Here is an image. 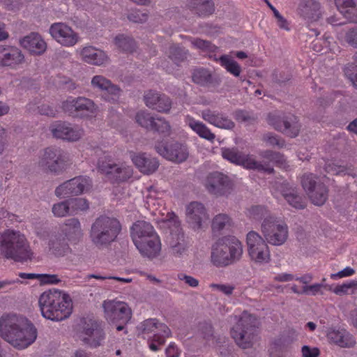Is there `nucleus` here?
<instances>
[{
    "label": "nucleus",
    "instance_id": "obj_39",
    "mask_svg": "<svg viewBox=\"0 0 357 357\" xmlns=\"http://www.w3.org/2000/svg\"><path fill=\"white\" fill-rule=\"evenodd\" d=\"M188 126L202 138L212 142L215 137V134L211 132L209 128L202 122L197 121L193 119H190Z\"/></svg>",
    "mask_w": 357,
    "mask_h": 357
},
{
    "label": "nucleus",
    "instance_id": "obj_60",
    "mask_svg": "<svg viewBox=\"0 0 357 357\" xmlns=\"http://www.w3.org/2000/svg\"><path fill=\"white\" fill-rule=\"evenodd\" d=\"M271 78L273 82L281 86L282 84H284L287 81H289L291 77L289 75H286L283 72H279L278 70H275L272 73Z\"/></svg>",
    "mask_w": 357,
    "mask_h": 357
},
{
    "label": "nucleus",
    "instance_id": "obj_24",
    "mask_svg": "<svg viewBox=\"0 0 357 357\" xmlns=\"http://www.w3.org/2000/svg\"><path fill=\"white\" fill-rule=\"evenodd\" d=\"M24 61V56L17 47L0 46V66L15 68Z\"/></svg>",
    "mask_w": 357,
    "mask_h": 357
},
{
    "label": "nucleus",
    "instance_id": "obj_49",
    "mask_svg": "<svg viewBox=\"0 0 357 357\" xmlns=\"http://www.w3.org/2000/svg\"><path fill=\"white\" fill-rule=\"evenodd\" d=\"M71 213H77L79 211H84L89 209L88 201L84 198H72L68 199Z\"/></svg>",
    "mask_w": 357,
    "mask_h": 357
},
{
    "label": "nucleus",
    "instance_id": "obj_30",
    "mask_svg": "<svg viewBox=\"0 0 357 357\" xmlns=\"http://www.w3.org/2000/svg\"><path fill=\"white\" fill-rule=\"evenodd\" d=\"M327 337L341 347L350 348L356 344L355 338L344 328H332L328 332Z\"/></svg>",
    "mask_w": 357,
    "mask_h": 357
},
{
    "label": "nucleus",
    "instance_id": "obj_16",
    "mask_svg": "<svg viewBox=\"0 0 357 357\" xmlns=\"http://www.w3.org/2000/svg\"><path fill=\"white\" fill-rule=\"evenodd\" d=\"M79 337L83 343L91 348L101 346L105 339V333L102 324L92 319L85 321Z\"/></svg>",
    "mask_w": 357,
    "mask_h": 357
},
{
    "label": "nucleus",
    "instance_id": "obj_4",
    "mask_svg": "<svg viewBox=\"0 0 357 357\" xmlns=\"http://www.w3.org/2000/svg\"><path fill=\"white\" fill-rule=\"evenodd\" d=\"M242 255L241 243L234 236H226L212 245L211 260L216 267H226L238 261Z\"/></svg>",
    "mask_w": 357,
    "mask_h": 357
},
{
    "label": "nucleus",
    "instance_id": "obj_36",
    "mask_svg": "<svg viewBox=\"0 0 357 357\" xmlns=\"http://www.w3.org/2000/svg\"><path fill=\"white\" fill-rule=\"evenodd\" d=\"M68 240L69 239L63 234H60L56 235L50 241V248L55 255L63 256L70 250V247L68 243Z\"/></svg>",
    "mask_w": 357,
    "mask_h": 357
},
{
    "label": "nucleus",
    "instance_id": "obj_23",
    "mask_svg": "<svg viewBox=\"0 0 357 357\" xmlns=\"http://www.w3.org/2000/svg\"><path fill=\"white\" fill-rule=\"evenodd\" d=\"M201 116L205 121L219 128L231 130L235 126L228 116L218 111L205 109L201 112Z\"/></svg>",
    "mask_w": 357,
    "mask_h": 357
},
{
    "label": "nucleus",
    "instance_id": "obj_63",
    "mask_svg": "<svg viewBox=\"0 0 357 357\" xmlns=\"http://www.w3.org/2000/svg\"><path fill=\"white\" fill-rule=\"evenodd\" d=\"M322 287H324L323 284H314L310 286H304L303 287L302 293L304 294L314 296L321 291V288Z\"/></svg>",
    "mask_w": 357,
    "mask_h": 357
},
{
    "label": "nucleus",
    "instance_id": "obj_21",
    "mask_svg": "<svg viewBox=\"0 0 357 357\" xmlns=\"http://www.w3.org/2000/svg\"><path fill=\"white\" fill-rule=\"evenodd\" d=\"M208 218L206 208L202 204L193 202L187 206V222L195 230L202 229V222Z\"/></svg>",
    "mask_w": 357,
    "mask_h": 357
},
{
    "label": "nucleus",
    "instance_id": "obj_19",
    "mask_svg": "<svg viewBox=\"0 0 357 357\" xmlns=\"http://www.w3.org/2000/svg\"><path fill=\"white\" fill-rule=\"evenodd\" d=\"M50 33L58 43L63 46H73L78 40L77 34L64 23L59 22L52 24Z\"/></svg>",
    "mask_w": 357,
    "mask_h": 357
},
{
    "label": "nucleus",
    "instance_id": "obj_14",
    "mask_svg": "<svg viewBox=\"0 0 357 357\" xmlns=\"http://www.w3.org/2000/svg\"><path fill=\"white\" fill-rule=\"evenodd\" d=\"M248 254L256 263H268L270 261V251L266 241L258 233L250 231L247 234Z\"/></svg>",
    "mask_w": 357,
    "mask_h": 357
},
{
    "label": "nucleus",
    "instance_id": "obj_28",
    "mask_svg": "<svg viewBox=\"0 0 357 357\" xmlns=\"http://www.w3.org/2000/svg\"><path fill=\"white\" fill-rule=\"evenodd\" d=\"M135 246L143 256L148 258L157 257L161 250L160 241L157 234L135 244Z\"/></svg>",
    "mask_w": 357,
    "mask_h": 357
},
{
    "label": "nucleus",
    "instance_id": "obj_64",
    "mask_svg": "<svg viewBox=\"0 0 357 357\" xmlns=\"http://www.w3.org/2000/svg\"><path fill=\"white\" fill-rule=\"evenodd\" d=\"M303 357H318L319 350L317 347L311 348L309 346H303L301 349Z\"/></svg>",
    "mask_w": 357,
    "mask_h": 357
},
{
    "label": "nucleus",
    "instance_id": "obj_13",
    "mask_svg": "<svg viewBox=\"0 0 357 357\" xmlns=\"http://www.w3.org/2000/svg\"><path fill=\"white\" fill-rule=\"evenodd\" d=\"M268 121L276 130L291 138L299 135L302 126L298 117L291 113L269 115Z\"/></svg>",
    "mask_w": 357,
    "mask_h": 357
},
{
    "label": "nucleus",
    "instance_id": "obj_29",
    "mask_svg": "<svg viewBox=\"0 0 357 357\" xmlns=\"http://www.w3.org/2000/svg\"><path fill=\"white\" fill-rule=\"evenodd\" d=\"M133 163L144 174H150L157 170L159 162L146 153H138L132 158Z\"/></svg>",
    "mask_w": 357,
    "mask_h": 357
},
{
    "label": "nucleus",
    "instance_id": "obj_56",
    "mask_svg": "<svg viewBox=\"0 0 357 357\" xmlns=\"http://www.w3.org/2000/svg\"><path fill=\"white\" fill-rule=\"evenodd\" d=\"M127 18L132 22L143 24L148 20L149 15L147 13L139 10H132L128 14Z\"/></svg>",
    "mask_w": 357,
    "mask_h": 357
},
{
    "label": "nucleus",
    "instance_id": "obj_8",
    "mask_svg": "<svg viewBox=\"0 0 357 357\" xmlns=\"http://www.w3.org/2000/svg\"><path fill=\"white\" fill-rule=\"evenodd\" d=\"M102 307L107 321L119 331L124 330L132 317L128 305L123 301L107 300L103 301Z\"/></svg>",
    "mask_w": 357,
    "mask_h": 357
},
{
    "label": "nucleus",
    "instance_id": "obj_32",
    "mask_svg": "<svg viewBox=\"0 0 357 357\" xmlns=\"http://www.w3.org/2000/svg\"><path fill=\"white\" fill-rule=\"evenodd\" d=\"M282 195L289 205L296 209H303L306 206L305 199L301 195L296 187L284 184Z\"/></svg>",
    "mask_w": 357,
    "mask_h": 357
},
{
    "label": "nucleus",
    "instance_id": "obj_9",
    "mask_svg": "<svg viewBox=\"0 0 357 357\" xmlns=\"http://www.w3.org/2000/svg\"><path fill=\"white\" fill-rule=\"evenodd\" d=\"M98 169L105 174L112 183H120L126 181L132 175V168L123 163H116L108 153L98 158Z\"/></svg>",
    "mask_w": 357,
    "mask_h": 357
},
{
    "label": "nucleus",
    "instance_id": "obj_10",
    "mask_svg": "<svg viewBox=\"0 0 357 357\" xmlns=\"http://www.w3.org/2000/svg\"><path fill=\"white\" fill-rule=\"evenodd\" d=\"M61 108L63 111L73 118H84L89 116L98 109L94 102L85 97H68L62 102Z\"/></svg>",
    "mask_w": 357,
    "mask_h": 357
},
{
    "label": "nucleus",
    "instance_id": "obj_57",
    "mask_svg": "<svg viewBox=\"0 0 357 357\" xmlns=\"http://www.w3.org/2000/svg\"><path fill=\"white\" fill-rule=\"evenodd\" d=\"M199 333L200 335L207 341H210L214 335L213 328L211 324L206 321L199 323Z\"/></svg>",
    "mask_w": 357,
    "mask_h": 357
},
{
    "label": "nucleus",
    "instance_id": "obj_11",
    "mask_svg": "<svg viewBox=\"0 0 357 357\" xmlns=\"http://www.w3.org/2000/svg\"><path fill=\"white\" fill-rule=\"evenodd\" d=\"M222 155L231 162L243 165L247 169H257L268 174L274 172V169L270 165L269 162H264V164L258 162L252 157L243 154L236 148L222 149Z\"/></svg>",
    "mask_w": 357,
    "mask_h": 357
},
{
    "label": "nucleus",
    "instance_id": "obj_43",
    "mask_svg": "<svg viewBox=\"0 0 357 357\" xmlns=\"http://www.w3.org/2000/svg\"><path fill=\"white\" fill-rule=\"evenodd\" d=\"M220 63L229 73L238 77L241 72L240 65L234 59H231L228 55H222L219 59Z\"/></svg>",
    "mask_w": 357,
    "mask_h": 357
},
{
    "label": "nucleus",
    "instance_id": "obj_22",
    "mask_svg": "<svg viewBox=\"0 0 357 357\" xmlns=\"http://www.w3.org/2000/svg\"><path fill=\"white\" fill-rule=\"evenodd\" d=\"M50 129L56 138L74 142L81 137L80 132L73 128L71 124L66 121H55L51 124Z\"/></svg>",
    "mask_w": 357,
    "mask_h": 357
},
{
    "label": "nucleus",
    "instance_id": "obj_61",
    "mask_svg": "<svg viewBox=\"0 0 357 357\" xmlns=\"http://www.w3.org/2000/svg\"><path fill=\"white\" fill-rule=\"evenodd\" d=\"M148 190H149V192H150V194L146 196V203L147 205V208L149 210H152L153 211H154L155 210L156 211L157 208H155L156 205L157 206L162 205V200H156L153 197V195L151 194V192L153 191L152 186H151Z\"/></svg>",
    "mask_w": 357,
    "mask_h": 357
},
{
    "label": "nucleus",
    "instance_id": "obj_51",
    "mask_svg": "<svg viewBox=\"0 0 357 357\" xmlns=\"http://www.w3.org/2000/svg\"><path fill=\"white\" fill-rule=\"evenodd\" d=\"M52 213L57 217H64L66 215L71 213L68 199L54 204L52 207Z\"/></svg>",
    "mask_w": 357,
    "mask_h": 357
},
{
    "label": "nucleus",
    "instance_id": "obj_7",
    "mask_svg": "<svg viewBox=\"0 0 357 357\" xmlns=\"http://www.w3.org/2000/svg\"><path fill=\"white\" fill-rule=\"evenodd\" d=\"M258 325L257 319L245 311L231 328V337L240 347L251 348L257 339Z\"/></svg>",
    "mask_w": 357,
    "mask_h": 357
},
{
    "label": "nucleus",
    "instance_id": "obj_42",
    "mask_svg": "<svg viewBox=\"0 0 357 357\" xmlns=\"http://www.w3.org/2000/svg\"><path fill=\"white\" fill-rule=\"evenodd\" d=\"M114 42L118 48L124 52H132L135 47V40L131 37L123 34L117 35Z\"/></svg>",
    "mask_w": 357,
    "mask_h": 357
},
{
    "label": "nucleus",
    "instance_id": "obj_58",
    "mask_svg": "<svg viewBox=\"0 0 357 357\" xmlns=\"http://www.w3.org/2000/svg\"><path fill=\"white\" fill-rule=\"evenodd\" d=\"M171 107L172 101L170 98L165 94H162L160 101L156 105L155 110L159 112L167 113L169 112Z\"/></svg>",
    "mask_w": 357,
    "mask_h": 357
},
{
    "label": "nucleus",
    "instance_id": "obj_52",
    "mask_svg": "<svg viewBox=\"0 0 357 357\" xmlns=\"http://www.w3.org/2000/svg\"><path fill=\"white\" fill-rule=\"evenodd\" d=\"M343 38L349 47L357 49V26L346 30Z\"/></svg>",
    "mask_w": 357,
    "mask_h": 357
},
{
    "label": "nucleus",
    "instance_id": "obj_34",
    "mask_svg": "<svg viewBox=\"0 0 357 357\" xmlns=\"http://www.w3.org/2000/svg\"><path fill=\"white\" fill-rule=\"evenodd\" d=\"M81 55L84 61L92 65L100 66L107 60V56L103 51L93 47L83 48Z\"/></svg>",
    "mask_w": 357,
    "mask_h": 357
},
{
    "label": "nucleus",
    "instance_id": "obj_46",
    "mask_svg": "<svg viewBox=\"0 0 357 357\" xmlns=\"http://www.w3.org/2000/svg\"><path fill=\"white\" fill-rule=\"evenodd\" d=\"M151 131L157 132L164 136H169L171 133V126L169 123L162 117H155Z\"/></svg>",
    "mask_w": 357,
    "mask_h": 357
},
{
    "label": "nucleus",
    "instance_id": "obj_1",
    "mask_svg": "<svg viewBox=\"0 0 357 357\" xmlns=\"http://www.w3.org/2000/svg\"><path fill=\"white\" fill-rule=\"evenodd\" d=\"M0 335L14 347L22 349L34 342L37 329L24 317L7 314L0 319Z\"/></svg>",
    "mask_w": 357,
    "mask_h": 357
},
{
    "label": "nucleus",
    "instance_id": "obj_3",
    "mask_svg": "<svg viewBox=\"0 0 357 357\" xmlns=\"http://www.w3.org/2000/svg\"><path fill=\"white\" fill-rule=\"evenodd\" d=\"M0 255L16 262L31 261L33 256L29 243L19 231L6 229L0 234Z\"/></svg>",
    "mask_w": 357,
    "mask_h": 357
},
{
    "label": "nucleus",
    "instance_id": "obj_38",
    "mask_svg": "<svg viewBox=\"0 0 357 357\" xmlns=\"http://www.w3.org/2000/svg\"><path fill=\"white\" fill-rule=\"evenodd\" d=\"M309 199L316 206H322L328 199V190L326 185L319 184L317 188H313L308 193H307Z\"/></svg>",
    "mask_w": 357,
    "mask_h": 357
},
{
    "label": "nucleus",
    "instance_id": "obj_47",
    "mask_svg": "<svg viewBox=\"0 0 357 357\" xmlns=\"http://www.w3.org/2000/svg\"><path fill=\"white\" fill-rule=\"evenodd\" d=\"M171 335V331L169 327L165 324L159 323L155 330V333L153 336V342H157L159 344H163L165 339L169 337Z\"/></svg>",
    "mask_w": 357,
    "mask_h": 357
},
{
    "label": "nucleus",
    "instance_id": "obj_48",
    "mask_svg": "<svg viewBox=\"0 0 357 357\" xmlns=\"http://www.w3.org/2000/svg\"><path fill=\"white\" fill-rule=\"evenodd\" d=\"M158 321L155 319H148L142 322L137 327V330L139 335L149 334L157 330Z\"/></svg>",
    "mask_w": 357,
    "mask_h": 357
},
{
    "label": "nucleus",
    "instance_id": "obj_53",
    "mask_svg": "<svg viewBox=\"0 0 357 357\" xmlns=\"http://www.w3.org/2000/svg\"><path fill=\"white\" fill-rule=\"evenodd\" d=\"M262 139L273 146H276L280 149L285 146L284 139L272 132L264 134L263 135Z\"/></svg>",
    "mask_w": 357,
    "mask_h": 357
},
{
    "label": "nucleus",
    "instance_id": "obj_17",
    "mask_svg": "<svg viewBox=\"0 0 357 357\" xmlns=\"http://www.w3.org/2000/svg\"><path fill=\"white\" fill-rule=\"evenodd\" d=\"M208 192L216 197L227 196L233 190V183L225 174L215 172L209 174L206 180Z\"/></svg>",
    "mask_w": 357,
    "mask_h": 357
},
{
    "label": "nucleus",
    "instance_id": "obj_6",
    "mask_svg": "<svg viewBox=\"0 0 357 357\" xmlns=\"http://www.w3.org/2000/svg\"><path fill=\"white\" fill-rule=\"evenodd\" d=\"M70 165L69 155L63 149L49 146L40 151L38 166L45 173L62 174Z\"/></svg>",
    "mask_w": 357,
    "mask_h": 357
},
{
    "label": "nucleus",
    "instance_id": "obj_2",
    "mask_svg": "<svg viewBox=\"0 0 357 357\" xmlns=\"http://www.w3.org/2000/svg\"><path fill=\"white\" fill-rule=\"evenodd\" d=\"M38 303L43 317L52 321L67 319L73 312L70 296L56 289L44 291L39 297Z\"/></svg>",
    "mask_w": 357,
    "mask_h": 357
},
{
    "label": "nucleus",
    "instance_id": "obj_54",
    "mask_svg": "<svg viewBox=\"0 0 357 357\" xmlns=\"http://www.w3.org/2000/svg\"><path fill=\"white\" fill-rule=\"evenodd\" d=\"M192 45L203 51L214 52L217 48L215 45H213L211 42L201 38H192L190 40Z\"/></svg>",
    "mask_w": 357,
    "mask_h": 357
},
{
    "label": "nucleus",
    "instance_id": "obj_20",
    "mask_svg": "<svg viewBox=\"0 0 357 357\" xmlns=\"http://www.w3.org/2000/svg\"><path fill=\"white\" fill-rule=\"evenodd\" d=\"M91 85L101 91H105L102 98L112 103H116L121 96V89L119 86L114 84L112 82L102 75H96L91 79Z\"/></svg>",
    "mask_w": 357,
    "mask_h": 357
},
{
    "label": "nucleus",
    "instance_id": "obj_62",
    "mask_svg": "<svg viewBox=\"0 0 357 357\" xmlns=\"http://www.w3.org/2000/svg\"><path fill=\"white\" fill-rule=\"evenodd\" d=\"M210 286L211 288L215 289L227 296L232 294L233 291L235 289V287L234 285L230 284L213 283Z\"/></svg>",
    "mask_w": 357,
    "mask_h": 357
},
{
    "label": "nucleus",
    "instance_id": "obj_26",
    "mask_svg": "<svg viewBox=\"0 0 357 357\" xmlns=\"http://www.w3.org/2000/svg\"><path fill=\"white\" fill-rule=\"evenodd\" d=\"M20 45L26 49L30 53L40 55L45 52L47 48L45 42L37 33H31L20 40Z\"/></svg>",
    "mask_w": 357,
    "mask_h": 357
},
{
    "label": "nucleus",
    "instance_id": "obj_45",
    "mask_svg": "<svg viewBox=\"0 0 357 357\" xmlns=\"http://www.w3.org/2000/svg\"><path fill=\"white\" fill-rule=\"evenodd\" d=\"M301 183L306 194L313 190V188H317V185L324 184V183L320 181L319 177L312 173L304 174L301 176Z\"/></svg>",
    "mask_w": 357,
    "mask_h": 357
},
{
    "label": "nucleus",
    "instance_id": "obj_37",
    "mask_svg": "<svg viewBox=\"0 0 357 357\" xmlns=\"http://www.w3.org/2000/svg\"><path fill=\"white\" fill-rule=\"evenodd\" d=\"M63 232L68 239L76 240L82 236V229L79 220L75 218L66 220Z\"/></svg>",
    "mask_w": 357,
    "mask_h": 357
},
{
    "label": "nucleus",
    "instance_id": "obj_50",
    "mask_svg": "<svg viewBox=\"0 0 357 357\" xmlns=\"http://www.w3.org/2000/svg\"><path fill=\"white\" fill-rule=\"evenodd\" d=\"M155 119V117L144 112H138L135 116L137 123L149 130H151Z\"/></svg>",
    "mask_w": 357,
    "mask_h": 357
},
{
    "label": "nucleus",
    "instance_id": "obj_55",
    "mask_svg": "<svg viewBox=\"0 0 357 357\" xmlns=\"http://www.w3.org/2000/svg\"><path fill=\"white\" fill-rule=\"evenodd\" d=\"M162 94L156 91H149L144 96L145 104L149 108L155 109L156 105L160 101Z\"/></svg>",
    "mask_w": 357,
    "mask_h": 357
},
{
    "label": "nucleus",
    "instance_id": "obj_31",
    "mask_svg": "<svg viewBox=\"0 0 357 357\" xmlns=\"http://www.w3.org/2000/svg\"><path fill=\"white\" fill-rule=\"evenodd\" d=\"M192 80L202 86L216 87L221 82V79L218 75H213L208 70L204 68L195 70L192 73Z\"/></svg>",
    "mask_w": 357,
    "mask_h": 357
},
{
    "label": "nucleus",
    "instance_id": "obj_18",
    "mask_svg": "<svg viewBox=\"0 0 357 357\" xmlns=\"http://www.w3.org/2000/svg\"><path fill=\"white\" fill-rule=\"evenodd\" d=\"M155 149L160 155L176 163L185 161L189 155L187 147L178 142L169 145L158 142L155 144Z\"/></svg>",
    "mask_w": 357,
    "mask_h": 357
},
{
    "label": "nucleus",
    "instance_id": "obj_25",
    "mask_svg": "<svg viewBox=\"0 0 357 357\" xmlns=\"http://www.w3.org/2000/svg\"><path fill=\"white\" fill-rule=\"evenodd\" d=\"M321 6L316 0H302L299 4V15L309 22L318 21L321 17Z\"/></svg>",
    "mask_w": 357,
    "mask_h": 357
},
{
    "label": "nucleus",
    "instance_id": "obj_12",
    "mask_svg": "<svg viewBox=\"0 0 357 357\" xmlns=\"http://www.w3.org/2000/svg\"><path fill=\"white\" fill-rule=\"evenodd\" d=\"M261 227L267 243L273 245H281L287 241L289 232L285 223L280 222L272 218H265Z\"/></svg>",
    "mask_w": 357,
    "mask_h": 357
},
{
    "label": "nucleus",
    "instance_id": "obj_40",
    "mask_svg": "<svg viewBox=\"0 0 357 357\" xmlns=\"http://www.w3.org/2000/svg\"><path fill=\"white\" fill-rule=\"evenodd\" d=\"M231 226V218L226 213H219L213 218L211 227L213 232L228 230Z\"/></svg>",
    "mask_w": 357,
    "mask_h": 357
},
{
    "label": "nucleus",
    "instance_id": "obj_15",
    "mask_svg": "<svg viewBox=\"0 0 357 357\" xmlns=\"http://www.w3.org/2000/svg\"><path fill=\"white\" fill-rule=\"evenodd\" d=\"M92 186L89 177L79 176L65 181L55 189L56 197H69L88 192Z\"/></svg>",
    "mask_w": 357,
    "mask_h": 357
},
{
    "label": "nucleus",
    "instance_id": "obj_35",
    "mask_svg": "<svg viewBox=\"0 0 357 357\" xmlns=\"http://www.w3.org/2000/svg\"><path fill=\"white\" fill-rule=\"evenodd\" d=\"M188 6L195 14L199 17L210 15L215 11V6L212 0H189Z\"/></svg>",
    "mask_w": 357,
    "mask_h": 357
},
{
    "label": "nucleus",
    "instance_id": "obj_5",
    "mask_svg": "<svg viewBox=\"0 0 357 357\" xmlns=\"http://www.w3.org/2000/svg\"><path fill=\"white\" fill-rule=\"evenodd\" d=\"M121 230V225L117 219L101 215L92 223L89 237L93 245L103 249L116 241Z\"/></svg>",
    "mask_w": 357,
    "mask_h": 357
},
{
    "label": "nucleus",
    "instance_id": "obj_33",
    "mask_svg": "<svg viewBox=\"0 0 357 357\" xmlns=\"http://www.w3.org/2000/svg\"><path fill=\"white\" fill-rule=\"evenodd\" d=\"M337 9L351 23H357V0H335Z\"/></svg>",
    "mask_w": 357,
    "mask_h": 357
},
{
    "label": "nucleus",
    "instance_id": "obj_41",
    "mask_svg": "<svg viewBox=\"0 0 357 357\" xmlns=\"http://www.w3.org/2000/svg\"><path fill=\"white\" fill-rule=\"evenodd\" d=\"M187 244L183 234H178L174 238L172 237L169 242V248L171 253L175 257H181L186 251Z\"/></svg>",
    "mask_w": 357,
    "mask_h": 357
},
{
    "label": "nucleus",
    "instance_id": "obj_27",
    "mask_svg": "<svg viewBox=\"0 0 357 357\" xmlns=\"http://www.w3.org/2000/svg\"><path fill=\"white\" fill-rule=\"evenodd\" d=\"M130 234L135 245L157 234L153 227L149 222L144 220L135 222L131 227Z\"/></svg>",
    "mask_w": 357,
    "mask_h": 357
},
{
    "label": "nucleus",
    "instance_id": "obj_44",
    "mask_svg": "<svg viewBox=\"0 0 357 357\" xmlns=\"http://www.w3.org/2000/svg\"><path fill=\"white\" fill-rule=\"evenodd\" d=\"M189 55L188 50L176 45L169 47V57L175 63H178L185 61Z\"/></svg>",
    "mask_w": 357,
    "mask_h": 357
},
{
    "label": "nucleus",
    "instance_id": "obj_59",
    "mask_svg": "<svg viewBox=\"0 0 357 357\" xmlns=\"http://www.w3.org/2000/svg\"><path fill=\"white\" fill-rule=\"evenodd\" d=\"M266 213V208L263 206H254L249 210L250 216L255 220L262 219Z\"/></svg>",
    "mask_w": 357,
    "mask_h": 357
}]
</instances>
